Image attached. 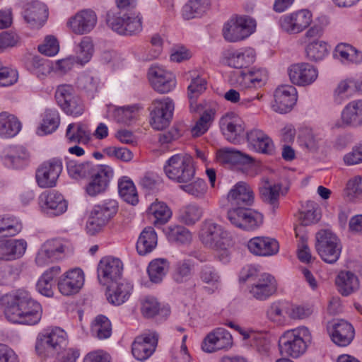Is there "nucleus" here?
<instances>
[{
    "mask_svg": "<svg viewBox=\"0 0 362 362\" xmlns=\"http://www.w3.org/2000/svg\"><path fill=\"white\" fill-rule=\"evenodd\" d=\"M0 305L6 318L12 323L35 325L41 320V305L25 290L18 289L0 296Z\"/></svg>",
    "mask_w": 362,
    "mask_h": 362,
    "instance_id": "nucleus-1",
    "label": "nucleus"
},
{
    "mask_svg": "<svg viewBox=\"0 0 362 362\" xmlns=\"http://www.w3.org/2000/svg\"><path fill=\"white\" fill-rule=\"evenodd\" d=\"M68 174L75 180L90 176V180L86 186V192L95 197L107 189L114 172L112 168L105 165H93L90 162L78 163L69 160L66 165Z\"/></svg>",
    "mask_w": 362,
    "mask_h": 362,
    "instance_id": "nucleus-2",
    "label": "nucleus"
},
{
    "mask_svg": "<svg viewBox=\"0 0 362 362\" xmlns=\"http://www.w3.org/2000/svg\"><path fill=\"white\" fill-rule=\"evenodd\" d=\"M199 238L206 246L214 250L217 259L223 263L230 259L232 240L230 235L221 225L211 220H206L199 232Z\"/></svg>",
    "mask_w": 362,
    "mask_h": 362,
    "instance_id": "nucleus-3",
    "label": "nucleus"
},
{
    "mask_svg": "<svg viewBox=\"0 0 362 362\" xmlns=\"http://www.w3.org/2000/svg\"><path fill=\"white\" fill-rule=\"evenodd\" d=\"M311 340V333L308 327L300 326L284 332L279 341L282 355L293 358L302 356Z\"/></svg>",
    "mask_w": 362,
    "mask_h": 362,
    "instance_id": "nucleus-4",
    "label": "nucleus"
},
{
    "mask_svg": "<svg viewBox=\"0 0 362 362\" xmlns=\"http://www.w3.org/2000/svg\"><path fill=\"white\" fill-rule=\"evenodd\" d=\"M163 170L168 179L180 184L190 182L196 173L192 157L182 153L170 157L163 166Z\"/></svg>",
    "mask_w": 362,
    "mask_h": 362,
    "instance_id": "nucleus-5",
    "label": "nucleus"
},
{
    "mask_svg": "<svg viewBox=\"0 0 362 362\" xmlns=\"http://www.w3.org/2000/svg\"><path fill=\"white\" fill-rule=\"evenodd\" d=\"M118 211V203L115 199H107L93 206L86 225L87 233L93 235L107 225Z\"/></svg>",
    "mask_w": 362,
    "mask_h": 362,
    "instance_id": "nucleus-6",
    "label": "nucleus"
},
{
    "mask_svg": "<svg viewBox=\"0 0 362 362\" xmlns=\"http://www.w3.org/2000/svg\"><path fill=\"white\" fill-rule=\"evenodd\" d=\"M69 241L62 238H52L43 243L35 258L37 267H44L64 258L69 250Z\"/></svg>",
    "mask_w": 362,
    "mask_h": 362,
    "instance_id": "nucleus-7",
    "label": "nucleus"
},
{
    "mask_svg": "<svg viewBox=\"0 0 362 362\" xmlns=\"http://www.w3.org/2000/svg\"><path fill=\"white\" fill-rule=\"evenodd\" d=\"M256 28L254 19L246 16L232 17L223 25L222 33L224 39L230 42L243 40L251 34Z\"/></svg>",
    "mask_w": 362,
    "mask_h": 362,
    "instance_id": "nucleus-8",
    "label": "nucleus"
},
{
    "mask_svg": "<svg viewBox=\"0 0 362 362\" xmlns=\"http://www.w3.org/2000/svg\"><path fill=\"white\" fill-rule=\"evenodd\" d=\"M316 238V249L322 259L329 264L335 263L342 249L338 237L330 230H324L317 233Z\"/></svg>",
    "mask_w": 362,
    "mask_h": 362,
    "instance_id": "nucleus-9",
    "label": "nucleus"
},
{
    "mask_svg": "<svg viewBox=\"0 0 362 362\" xmlns=\"http://www.w3.org/2000/svg\"><path fill=\"white\" fill-rule=\"evenodd\" d=\"M230 223L243 230H253L263 222V216L255 210L246 206L234 207L228 211Z\"/></svg>",
    "mask_w": 362,
    "mask_h": 362,
    "instance_id": "nucleus-10",
    "label": "nucleus"
},
{
    "mask_svg": "<svg viewBox=\"0 0 362 362\" xmlns=\"http://www.w3.org/2000/svg\"><path fill=\"white\" fill-rule=\"evenodd\" d=\"M107 25L119 35H132L142 30V18L137 11L112 16L106 18Z\"/></svg>",
    "mask_w": 362,
    "mask_h": 362,
    "instance_id": "nucleus-11",
    "label": "nucleus"
},
{
    "mask_svg": "<svg viewBox=\"0 0 362 362\" xmlns=\"http://www.w3.org/2000/svg\"><path fill=\"white\" fill-rule=\"evenodd\" d=\"M159 339L158 334L147 330L137 336L132 344V353L138 361L148 359L155 352Z\"/></svg>",
    "mask_w": 362,
    "mask_h": 362,
    "instance_id": "nucleus-12",
    "label": "nucleus"
},
{
    "mask_svg": "<svg viewBox=\"0 0 362 362\" xmlns=\"http://www.w3.org/2000/svg\"><path fill=\"white\" fill-rule=\"evenodd\" d=\"M67 345L66 333L59 327H55L43 334L36 345V349L47 355L59 354Z\"/></svg>",
    "mask_w": 362,
    "mask_h": 362,
    "instance_id": "nucleus-13",
    "label": "nucleus"
},
{
    "mask_svg": "<svg viewBox=\"0 0 362 362\" xmlns=\"http://www.w3.org/2000/svg\"><path fill=\"white\" fill-rule=\"evenodd\" d=\"M61 159L53 158L42 163L37 169L35 177L37 185L42 188L53 187L62 171Z\"/></svg>",
    "mask_w": 362,
    "mask_h": 362,
    "instance_id": "nucleus-14",
    "label": "nucleus"
},
{
    "mask_svg": "<svg viewBox=\"0 0 362 362\" xmlns=\"http://www.w3.org/2000/svg\"><path fill=\"white\" fill-rule=\"evenodd\" d=\"M220 129L225 138L233 144H238L243 138L245 123L235 112H229L221 117L219 121Z\"/></svg>",
    "mask_w": 362,
    "mask_h": 362,
    "instance_id": "nucleus-15",
    "label": "nucleus"
},
{
    "mask_svg": "<svg viewBox=\"0 0 362 362\" xmlns=\"http://www.w3.org/2000/svg\"><path fill=\"white\" fill-rule=\"evenodd\" d=\"M174 103L170 98L155 100L151 112V124L157 130H161L168 126L173 117Z\"/></svg>",
    "mask_w": 362,
    "mask_h": 362,
    "instance_id": "nucleus-16",
    "label": "nucleus"
},
{
    "mask_svg": "<svg viewBox=\"0 0 362 362\" xmlns=\"http://www.w3.org/2000/svg\"><path fill=\"white\" fill-rule=\"evenodd\" d=\"M148 76L153 88L160 93H168L176 86L175 76L163 66H152L148 70Z\"/></svg>",
    "mask_w": 362,
    "mask_h": 362,
    "instance_id": "nucleus-17",
    "label": "nucleus"
},
{
    "mask_svg": "<svg viewBox=\"0 0 362 362\" xmlns=\"http://www.w3.org/2000/svg\"><path fill=\"white\" fill-rule=\"evenodd\" d=\"M233 344L230 333L223 327H218L205 337L202 344V349L204 352L214 353L221 350L227 351L233 346Z\"/></svg>",
    "mask_w": 362,
    "mask_h": 362,
    "instance_id": "nucleus-18",
    "label": "nucleus"
},
{
    "mask_svg": "<svg viewBox=\"0 0 362 362\" xmlns=\"http://www.w3.org/2000/svg\"><path fill=\"white\" fill-rule=\"evenodd\" d=\"M122 269V262L118 258L110 256L103 257L97 268L99 283L103 285H108L120 279Z\"/></svg>",
    "mask_w": 362,
    "mask_h": 362,
    "instance_id": "nucleus-19",
    "label": "nucleus"
},
{
    "mask_svg": "<svg viewBox=\"0 0 362 362\" xmlns=\"http://www.w3.org/2000/svg\"><path fill=\"white\" fill-rule=\"evenodd\" d=\"M98 21L96 13L90 9L77 12L69 18L66 25L76 35H85L91 32Z\"/></svg>",
    "mask_w": 362,
    "mask_h": 362,
    "instance_id": "nucleus-20",
    "label": "nucleus"
},
{
    "mask_svg": "<svg viewBox=\"0 0 362 362\" xmlns=\"http://www.w3.org/2000/svg\"><path fill=\"white\" fill-rule=\"evenodd\" d=\"M289 78L293 84L307 86L313 83L318 77V70L308 63H298L288 69Z\"/></svg>",
    "mask_w": 362,
    "mask_h": 362,
    "instance_id": "nucleus-21",
    "label": "nucleus"
},
{
    "mask_svg": "<svg viewBox=\"0 0 362 362\" xmlns=\"http://www.w3.org/2000/svg\"><path fill=\"white\" fill-rule=\"evenodd\" d=\"M272 108L274 111L284 114L290 112L297 101V91L291 85L280 86L274 91Z\"/></svg>",
    "mask_w": 362,
    "mask_h": 362,
    "instance_id": "nucleus-22",
    "label": "nucleus"
},
{
    "mask_svg": "<svg viewBox=\"0 0 362 362\" xmlns=\"http://www.w3.org/2000/svg\"><path fill=\"white\" fill-rule=\"evenodd\" d=\"M312 21V14L308 10H300L279 19L281 29L288 33H299L306 28Z\"/></svg>",
    "mask_w": 362,
    "mask_h": 362,
    "instance_id": "nucleus-23",
    "label": "nucleus"
},
{
    "mask_svg": "<svg viewBox=\"0 0 362 362\" xmlns=\"http://www.w3.org/2000/svg\"><path fill=\"white\" fill-rule=\"evenodd\" d=\"M278 286L277 280L274 276L268 273H263L251 285L249 291L255 299L266 300L276 293Z\"/></svg>",
    "mask_w": 362,
    "mask_h": 362,
    "instance_id": "nucleus-24",
    "label": "nucleus"
},
{
    "mask_svg": "<svg viewBox=\"0 0 362 362\" xmlns=\"http://www.w3.org/2000/svg\"><path fill=\"white\" fill-rule=\"evenodd\" d=\"M327 327L332 341L339 346H346L354 339V329L344 320L329 322Z\"/></svg>",
    "mask_w": 362,
    "mask_h": 362,
    "instance_id": "nucleus-25",
    "label": "nucleus"
},
{
    "mask_svg": "<svg viewBox=\"0 0 362 362\" xmlns=\"http://www.w3.org/2000/svg\"><path fill=\"white\" fill-rule=\"evenodd\" d=\"M84 281V273L81 269H71L59 278L57 284L59 291L64 296L76 294L83 286Z\"/></svg>",
    "mask_w": 362,
    "mask_h": 362,
    "instance_id": "nucleus-26",
    "label": "nucleus"
},
{
    "mask_svg": "<svg viewBox=\"0 0 362 362\" xmlns=\"http://www.w3.org/2000/svg\"><path fill=\"white\" fill-rule=\"evenodd\" d=\"M39 199L42 211L50 216H59L67 209L64 196L55 190L42 193Z\"/></svg>",
    "mask_w": 362,
    "mask_h": 362,
    "instance_id": "nucleus-27",
    "label": "nucleus"
},
{
    "mask_svg": "<svg viewBox=\"0 0 362 362\" xmlns=\"http://www.w3.org/2000/svg\"><path fill=\"white\" fill-rule=\"evenodd\" d=\"M268 79V72L263 68H252L247 72L239 71L235 82L243 89L258 88L264 86Z\"/></svg>",
    "mask_w": 362,
    "mask_h": 362,
    "instance_id": "nucleus-28",
    "label": "nucleus"
},
{
    "mask_svg": "<svg viewBox=\"0 0 362 362\" xmlns=\"http://www.w3.org/2000/svg\"><path fill=\"white\" fill-rule=\"evenodd\" d=\"M107 286V300L115 305H120L128 300L133 291V285L123 279L113 281Z\"/></svg>",
    "mask_w": 362,
    "mask_h": 362,
    "instance_id": "nucleus-29",
    "label": "nucleus"
},
{
    "mask_svg": "<svg viewBox=\"0 0 362 362\" xmlns=\"http://www.w3.org/2000/svg\"><path fill=\"white\" fill-rule=\"evenodd\" d=\"M249 251L256 256L269 257L278 253L279 242L270 237L257 236L251 238L247 244Z\"/></svg>",
    "mask_w": 362,
    "mask_h": 362,
    "instance_id": "nucleus-30",
    "label": "nucleus"
},
{
    "mask_svg": "<svg viewBox=\"0 0 362 362\" xmlns=\"http://www.w3.org/2000/svg\"><path fill=\"white\" fill-rule=\"evenodd\" d=\"M48 17V8L42 2L34 0L28 3L23 11V18L31 28H40Z\"/></svg>",
    "mask_w": 362,
    "mask_h": 362,
    "instance_id": "nucleus-31",
    "label": "nucleus"
},
{
    "mask_svg": "<svg viewBox=\"0 0 362 362\" xmlns=\"http://www.w3.org/2000/svg\"><path fill=\"white\" fill-rule=\"evenodd\" d=\"M227 199L236 207L251 206L254 202V193L247 183L238 182L228 192Z\"/></svg>",
    "mask_w": 362,
    "mask_h": 362,
    "instance_id": "nucleus-32",
    "label": "nucleus"
},
{
    "mask_svg": "<svg viewBox=\"0 0 362 362\" xmlns=\"http://www.w3.org/2000/svg\"><path fill=\"white\" fill-rule=\"evenodd\" d=\"M256 52L254 49L245 47L238 50H228L224 54L226 63L231 67L242 69L247 67L255 61Z\"/></svg>",
    "mask_w": 362,
    "mask_h": 362,
    "instance_id": "nucleus-33",
    "label": "nucleus"
},
{
    "mask_svg": "<svg viewBox=\"0 0 362 362\" xmlns=\"http://www.w3.org/2000/svg\"><path fill=\"white\" fill-rule=\"evenodd\" d=\"M362 126V99L354 100L347 103L341 113V123L338 127Z\"/></svg>",
    "mask_w": 362,
    "mask_h": 362,
    "instance_id": "nucleus-34",
    "label": "nucleus"
},
{
    "mask_svg": "<svg viewBox=\"0 0 362 362\" xmlns=\"http://www.w3.org/2000/svg\"><path fill=\"white\" fill-rule=\"evenodd\" d=\"M249 146L257 153L272 154L274 150L272 139L262 130L252 129L247 132Z\"/></svg>",
    "mask_w": 362,
    "mask_h": 362,
    "instance_id": "nucleus-35",
    "label": "nucleus"
},
{
    "mask_svg": "<svg viewBox=\"0 0 362 362\" xmlns=\"http://www.w3.org/2000/svg\"><path fill=\"white\" fill-rule=\"evenodd\" d=\"M27 249L23 239L0 240V259L11 261L21 257Z\"/></svg>",
    "mask_w": 362,
    "mask_h": 362,
    "instance_id": "nucleus-36",
    "label": "nucleus"
},
{
    "mask_svg": "<svg viewBox=\"0 0 362 362\" xmlns=\"http://www.w3.org/2000/svg\"><path fill=\"white\" fill-rule=\"evenodd\" d=\"M216 158L220 163L228 165H250L255 162L251 156L233 148L219 149L216 153Z\"/></svg>",
    "mask_w": 362,
    "mask_h": 362,
    "instance_id": "nucleus-37",
    "label": "nucleus"
},
{
    "mask_svg": "<svg viewBox=\"0 0 362 362\" xmlns=\"http://www.w3.org/2000/svg\"><path fill=\"white\" fill-rule=\"evenodd\" d=\"M28 158V152L21 146H8L4 150L2 155L4 165L13 168L23 167Z\"/></svg>",
    "mask_w": 362,
    "mask_h": 362,
    "instance_id": "nucleus-38",
    "label": "nucleus"
},
{
    "mask_svg": "<svg viewBox=\"0 0 362 362\" xmlns=\"http://www.w3.org/2000/svg\"><path fill=\"white\" fill-rule=\"evenodd\" d=\"M339 292L343 296H349L359 288L358 276L350 271H341L335 280Z\"/></svg>",
    "mask_w": 362,
    "mask_h": 362,
    "instance_id": "nucleus-39",
    "label": "nucleus"
},
{
    "mask_svg": "<svg viewBox=\"0 0 362 362\" xmlns=\"http://www.w3.org/2000/svg\"><path fill=\"white\" fill-rule=\"evenodd\" d=\"M333 57L345 64H359L362 62V52L346 43H339L336 46Z\"/></svg>",
    "mask_w": 362,
    "mask_h": 362,
    "instance_id": "nucleus-40",
    "label": "nucleus"
},
{
    "mask_svg": "<svg viewBox=\"0 0 362 362\" xmlns=\"http://www.w3.org/2000/svg\"><path fill=\"white\" fill-rule=\"evenodd\" d=\"M158 237L152 227L145 228L140 233L136 242V251L140 255L151 253L156 247Z\"/></svg>",
    "mask_w": 362,
    "mask_h": 362,
    "instance_id": "nucleus-41",
    "label": "nucleus"
},
{
    "mask_svg": "<svg viewBox=\"0 0 362 362\" xmlns=\"http://www.w3.org/2000/svg\"><path fill=\"white\" fill-rule=\"evenodd\" d=\"M91 135L88 125L83 122L69 124L66 131V138L69 142L87 144Z\"/></svg>",
    "mask_w": 362,
    "mask_h": 362,
    "instance_id": "nucleus-42",
    "label": "nucleus"
},
{
    "mask_svg": "<svg viewBox=\"0 0 362 362\" xmlns=\"http://www.w3.org/2000/svg\"><path fill=\"white\" fill-rule=\"evenodd\" d=\"M21 124L18 118L8 112L0 113V136H15L21 130Z\"/></svg>",
    "mask_w": 362,
    "mask_h": 362,
    "instance_id": "nucleus-43",
    "label": "nucleus"
},
{
    "mask_svg": "<svg viewBox=\"0 0 362 362\" xmlns=\"http://www.w3.org/2000/svg\"><path fill=\"white\" fill-rule=\"evenodd\" d=\"M61 272V268L59 266H54L45 271L39 279L36 287L42 295L51 297L54 294L53 286L54 278Z\"/></svg>",
    "mask_w": 362,
    "mask_h": 362,
    "instance_id": "nucleus-44",
    "label": "nucleus"
},
{
    "mask_svg": "<svg viewBox=\"0 0 362 362\" xmlns=\"http://www.w3.org/2000/svg\"><path fill=\"white\" fill-rule=\"evenodd\" d=\"M330 46L325 41H310L305 46L306 58L313 62L324 60L329 54Z\"/></svg>",
    "mask_w": 362,
    "mask_h": 362,
    "instance_id": "nucleus-45",
    "label": "nucleus"
},
{
    "mask_svg": "<svg viewBox=\"0 0 362 362\" xmlns=\"http://www.w3.org/2000/svg\"><path fill=\"white\" fill-rule=\"evenodd\" d=\"M281 185L279 183H271L269 181H264L260 188V197L262 201L271 206L272 209L279 207V199L281 191Z\"/></svg>",
    "mask_w": 362,
    "mask_h": 362,
    "instance_id": "nucleus-46",
    "label": "nucleus"
},
{
    "mask_svg": "<svg viewBox=\"0 0 362 362\" xmlns=\"http://www.w3.org/2000/svg\"><path fill=\"white\" fill-rule=\"evenodd\" d=\"M169 267V262L165 258L153 259L147 268V272L151 281L155 284L160 283L167 274Z\"/></svg>",
    "mask_w": 362,
    "mask_h": 362,
    "instance_id": "nucleus-47",
    "label": "nucleus"
},
{
    "mask_svg": "<svg viewBox=\"0 0 362 362\" xmlns=\"http://www.w3.org/2000/svg\"><path fill=\"white\" fill-rule=\"evenodd\" d=\"M148 214L152 216L154 226L163 225L167 223L172 216L170 208L163 202L156 201L148 207Z\"/></svg>",
    "mask_w": 362,
    "mask_h": 362,
    "instance_id": "nucleus-48",
    "label": "nucleus"
},
{
    "mask_svg": "<svg viewBox=\"0 0 362 362\" xmlns=\"http://www.w3.org/2000/svg\"><path fill=\"white\" fill-rule=\"evenodd\" d=\"M244 339L250 340V345L259 354H267L270 349V340L267 336L261 332L240 331Z\"/></svg>",
    "mask_w": 362,
    "mask_h": 362,
    "instance_id": "nucleus-49",
    "label": "nucleus"
},
{
    "mask_svg": "<svg viewBox=\"0 0 362 362\" xmlns=\"http://www.w3.org/2000/svg\"><path fill=\"white\" fill-rule=\"evenodd\" d=\"M60 123V117L57 110H47L43 115L40 127L37 131V134L43 136L52 134L58 128Z\"/></svg>",
    "mask_w": 362,
    "mask_h": 362,
    "instance_id": "nucleus-50",
    "label": "nucleus"
},
{
    "mask_svg": "<svg viewBox=\"0 0 362 362\" xmlns=\"http://www.w3.org/2000/svg\"><path fill=\"white\" fill-rule=\"evenodd\" d=\"M118 192L126 202L132 205H136L139 202L136 187L130 178L122 177L118 180Z\"/></svg>",
    "mask_w": 362,
    "mask_h": 362,
    "instance_id": "nucleus-51",
    "label": "nucleus"
},
{
    "mask_svg": "<svg viewBox=\"0 0 362 362\" xmlns=\"http://www.w3.org/2000/svg\"><path fill=\"white\" fill-rule=\"evenodd\" d=\"M209 0H189L182 8V16L189 20L204 14L209 8Z\"/></svg>",
    "mask_w": 362,
    "mask_h": 362,
    "instance_id": "nucleus-52",
    "label": "nucleus"
},
{
    "mask_svg": "<svg viewBox=\"0 0 362 362\" xmlns=\"http://www.w3.org/2000/svg\"><path fill=\"white\" fill-rule=\"evenodd\" d=\"M27 69L38 78H44L49 74L52 69L51 62L38 56H33L26 62Z\"/></svg>",
    "mask_w": 362,
    "mask_h": 362,
    "instance_id": "nucleus-53",
    "label": "nucleus"
},
{
    "mask_svg": "<svg viewBox=\"0 0 362 362\" xmlns=\"http://www.w3.org/2000/svg\"><path fill=\"white\" fill-rule=\"evenodd\" d=\"M298 141L301 146L310 151H315L319 147L320 138L308 127H302L298 129Z\"/></svg>",
    "mask_w": 362,
    "mask_h": 362,
    "instance_id": "nucleus-54",
    "label": "nucleus"
},
{
    "mask_svg": "<svg viewBox=\"0 0 362 362\" xmlns=\"http://www.w3.org/2000/svg\"><path fill=\"white\" fill-rule=\"evenodd\" d=\"M91 332L99 339L109 338L112 334V325L109 319L102 315L97 316L91 324Z\"/></svg>",
    "mask_w": 362,
    "mask_h": 362,
    "instance_id": "nucleus-55",
    "label": "nucleus"
},
{
    "mask_svg": "<svg viewBox=\"0 0 362 362\" xmlns=\"http://www.w3.org/2000/svg\"><path fill=\"white\" fill-rule=\"evenodd\" d=\"M202 216V209L196 204H188L180 209L179 219L187 226L194 225Z\"/></svg>",
    "mask_w": 362,
    "mask_h": 362,
    "instance_id": "nucleus-56",
    "label": "nucleus"
},
{
    "mask_svg": "<svg viewBox=\"0 0 362 362\" xmlns=\"http://www.w3.org/2000/svg\"><path fill=\"white\" fill-rule=\"evenodd\" d=\"M193 264L188 259L177 262L173 270L172 277L177 284L187 282L192 276Z\"/></svg>",
    "mask_w": 362,
    "mask_h": 362,
    "instance_id": "nucleus-57",
    "label": "nucleus"
},
{
    "mask_svg": "<svg viewBox=\"0 0 362 362\" xmlns=\"http://www.w3.org/2000/svg\"><path fill=\"white\" fill-rule=\"evenodd\" d=\"M21 230L22 225L16 218L0 216V238L14 236Z\"/></svg>",
    "mask_w": 362,
    "mask_h": 362,
    "instance_id": "nucleus-58",
    "label": "nucleus"
},
{
    "mask_svg": "<svg viewBox=\"0 0 362 362\" xmlns=\"http://www.w3.org/2000/svg\"><path fill=\"white\" fill-rule=\"evenodd\" d=\"M166 236L171 243H188L192 240L189 230L181 226H170L165 230Z\"/></svg>",
    "mask_w": 362,
    "mask_h": 362,
    "instance_id": "nucleus-59",
    "label": "nucleus"
},
{
    "mask_svg": "<svg viewBox=\"0 0 362 362\" xmlns=\"http://www.w3.org/2000/svg\"><path fill=\"white\" fill-rule=\"evenodd\" d=\"M286 305L280 301L273 302L267 310V318L278 325H284L286 322Z\"/></svg>",
    "mask_w": 362,
    "mask_h": 362,
    "instance_id": "nucleus-60",
    "label": "nucleus"
},
{
    "mask_svg": "<svg viewBox=\"0 0 362 362\" xmlns=\"http://www.w3.org/2000/svg\"><path fill=\"white\" fill-rule=\"evenodd\" d=\"M180 188L187 194L195 197H204L207 191V185L205 181L195 177L189 182L181 183Z\"/></svg>",
    "mask_w": 362,
    "mask_h": 362,
    "instance_id": "nucleus-61",
    "label": "nucleus"
},
{
    "mask_svg": "<svg viewBox=\"0 0 362 362\" xmlns=\"http://www.w3.org/2000/svg\"><path fill=\"white\" fill-rule=\"evenodd\" d=\"M214 115L215 112L211 109L204 111L192 128V134L197 137L206 132L214 119Z\"/></svg>",
    "mask_w": 362,
    "mask_h": 362,
    "instance_id": "nucleus-62",
    "label": "nucleus"
},
{
    "mask_svg": "<svg viewBox=\"0 0 362 362\" xmlns=\"http://www.w3.org/2000/svg\"><path fill=\"white\" fill-rule=\"evenodd\" d=\"M138 108L135 106L117 107L113 111V117L119 123L129 124L138 117Z\"/></svg>",
    "mask_w": 362,
    "mask_h": 362,
    "instance_id": "nucleus-63",
    "label": "nucleus"
},
{
    "mask_svg": "<svg viewBox=\"0 0 362 362\" xmlns=\"http://www.w3.org/2000/svg\"><path fill=\"white\" fill-rule=\"evenodd\" d=\"M93 54V44L89 37H84L78 45L76 49L77 62L81 64L88 62Z\"/></svg>",
    "mask_w": 362,
    "mask_h": 362,
    "instance_id": "nucleus-64",
    "label": "nucleus"
}]
</instances>
